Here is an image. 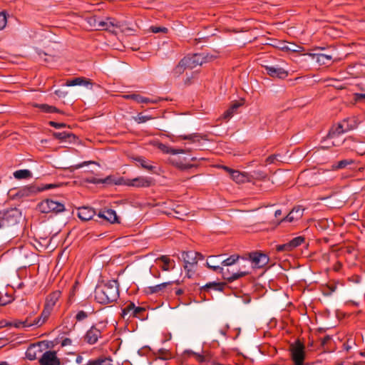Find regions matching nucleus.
I'll use <instances>...</instances> for the list:
<instances>
[{
	"label": "nucleus",
	"instance_id": "f257e3e1",
	"mask_svg": "<svg viewBox=\"0 0 365 365\" xmlns=\"http://www.w3.org/2000/svg\"><path fill=\"white\" fill-rule=\"evenodd\" d=\"M119 297L118 284L115 280L98 286L95 289V299L100 304L115 302Z\"/></svg>",
	"mask_w": 365,
	"mask_h": 365
},
{
	"label": "nucleus",
	"instance_id": "f03ea898",
	"mask_svg": "<svg viewBox=\"0 0 365 365\" xmlns=\"http://www.w3.org/2000/svg\"><path fill=\"white\" fill-rule=\"evenodd\" d=\"M222 255L209 256L206 262L207 267L215 272L220 273L223 279H226L229 282H234L240 277L249 274V272L247 270H239L238 272L230 274L228 269L225 270L222 267L217 264L215 259L217 258L222 257Z\"/></svg>",
	"mask_w": 365,
	"mask_h": 365
},
{
	"label": "nucleus",
	"instance_id": "7ed1b4c3",
	"mask_svg": "<svg viewBox=\"0 0 365 365\" xmlns=\"http://www.w3.org/2000/svg\"><path fill=\"white\" fill-rule=\"evenodd\" d=\"M291 359L294 365H304L305 359V346L299 340H297L289 346Z\"/></svg>",
	"mask_w": 365,
	"mask_h": 365
},
{
	"label": "nucleus",
	"instance_id": "20e7f679",
	"mask_svg": "<svg viewBox=\"0 0 365 365\" xmlns=\"http://www.w3.org/2000/svg\"><path fill=\"white\" fill-rule=\"evenodd\" d=\"M5 227L18 224L21 219V212L16 207L0 211Z\"/></svg>",
	"mask_w": 365,
	"mask_h": 365
},
{
	"label": "nucleus",
	"instance_id": "39448f33",
	"mask_svg": "<svg viewBox=\"0 0 365 365\" xmlns=\"http://www.w3.org/2000/svg\"><path fill=\"white\" fill-rule=\"evenodd\" d=\"M37 208L42 213L53 212L58 214L65 210L63 204L50 199H46L38 204Z\"/></svg>",
	"mask_w": 365,
	"mask_h": 365
},
{
	"label": "nucleus",
	"instance_id": "423d86ee",
	"mask_svg": "<svg viewBox=\"0 0 365 365\" xmlns=\"http://www.w3.org/2000/svg\"><path fill=\"white\" fill-rule=\"evenodd\" d=\"M187 66L190 69H192L197 66H201L205 63L210 61L214 58L213 56L204 53H195L191 56H187L183 58Z\"/></svg>",
	"mask_w": 365,
	"mask_h": 365
},
{
	"label": "nucleus",
	"instance_id": "0eeeda50",
	"mask_svg": "<svg viewBox=\"0 0 365 365\" xmlns=\"http://www.w3.org/2000/svg\"><path fill=\"white\" fill-rule=\"evenodd\" d=\"M182 259L185 263L184 268L187 270V274L190 278L192 275L190 272H194V268L198 262L197 252L194 251L183 252L182 253Z\"/></svg>",
	"mask_w": 365,
	"mask_h": 365
},
{
	"label": "nucleus",
	"instance_id": "6e6552de",
	"mask_svg": "<svg viewBox=\"0 0 365 365\" xmlns=\"http://www.w3.org/2000/svg\"><path fill=\"white\" fill-rule=\"evenodd\" d=\"M123 184L135 187H149L153 185V180L150 177L139 176L133 179L123 180Z\"/></svg>",
	"mask_w": 365,
	"mask_h": 365
},
{
	"label": "nucleus",
	"instance_id": "1a4fd4ad",
	"mask_svg": "<svg viewBox=\"0 0 365 365\" xmlns=\"http://www.w3.org/2000/svg\"><path fill=\"white\" fill-rule=\"evenodd\" d=\"M178 155V154L172 155V156L168 158L169 163L181 170H188L194 167V165L187 162L185 157H181Z\"/></svg>",
	"mask_w": 365,
	"mask_h": 365
},
{
	"label": "nucleus",
	"instance_id": "9d476101",
	"mask_svg": "<svg viewBox=\"0 0 365 365\" xmlns=\"http://www.w3.org/2000/svg\"><path fill=\"white\" fill-rule=\"evenodd\" d=\"M41 365H60V359L57 357L54 351H46L39 359Z\"/></svg>",
	"mask_w": 365,
	"mask_h": 365
},
{
	"label": "nucleus",
	"instance_id": "9b49d317",
	"mask_svg": "<svg viewBox=\"0 0 365 365\" xmlns=\"http://www.w3.org/2000/svg\"><path fill=\"white\" fill-rule=\"evenodd\" d=\"M102 331L97 328L96 325H93L86 333L84 340L88 344H95L98 339L101 338Z\"/></svg>",
	"mask_w": 365,
	"mask_h": 365
},
{
	"label": "nucleus",
	"instance_id": "f8f14e48",
	"mask_svg": "<svg viewBox=\"0 0 365 365\" xmlns=\"http://www.w3.org/2000/svg\"><path fill=\"white\" fill-rule=\"evenodd\" d=\"M304 209L301 205L295 206L293 209L289 212V213L283 218L281 222H292L294 221L299 220L302 218L304 214Z\"/></svg>",
	"mask_w": 365,
	"mask_h": 365
},
{
	"label": "nucleus",
	"instance_id": "ddd939ff",
	"mask_svg": "<svg viewBox=\"0 0 365 365\" xmlns=\"http://www.w3.org/2000/svg\"><path fill=\"white\" fill-rule=\"evenodd\" d=\"M250 257L257 268H261L265 266L269 262V257L265 254L254 252L250 255Z\"/></svg>",
	"mask_w": 365,
	"mask_h": 365
},
{
	"label": "nucleus",
	"instance_id": "4468645a",
	"mask_svg": "<svg viewBox=\"0 0 365 365\" xmlns=\"http://www.w3.org/2000/svg\"><path fill=\"white\" fill-rule=\"evenodd\" d=\"M352 129L353 127L350 126L349 125H346V127H343V124H341V123H339L336 125L333 126L330 129L328 133V138H335L341 134L346 133Z\"/></svg>",
	"mask_w": 365,
	"mask_h": 365
},
{
	"label": "nucleus",
	"instance_id": "2eb2a0df",
	"mask_svg": "<svg viewBox=\"0 0 365 365\" xmlns=\"http://www.w3.org/2000/svg\"><path fill=\"white\" fill-rule=\"evenodd\" d=\"M264 68L265 71H267V73L269 75L272 77H277L279 78H284L287 76L288 73L287 72L279 67H277L274 66H264Z\"/></svg>",
	"mask_w": 365,
	"mask_h": 365
},
{
	"label": "nucleus",
	"instance_id": "dca6fc26",
	"mask_svg": "<svg viewBox=\"0 0 365 365\" xmlns=\"http://www.w3.org/2000/svg\"><path fill=\"white\" fill-rule=\"evenodd\" d=\"M39 192H41L39 187L31 185L20 188L16 193V196L21 198L32 195Z\"/></svg>",
	"mask_w": 365,
	"mask_h": 365
},
{
	"label": "nucleus",
	"instance_id": "f3484780",
	"mask_svg": "<svg viewBox=\"0 0 365 365\" xmlns=\"http://www.w3.org/2000/svg\"><path fill=\"white\" fill-rule=\"evenodd\" d=\"M95 214V210L89 207H79L78 210V217L82 221H88L91 220Z\"/></svg>",
	"mask_w": 365,
	"mask_h": 365
},
{
	"label": "nucleus",
	"instance_id": "a211bd4d",
	"mask_svg": "<svg viewBox=\"0 0 365 365\" xmlns=\"http://www.w3.org/2000/svg\"><path fill=\"white\" fill-rule=\"evenodd\" d=\"M98 216L101 218L105 219L110 223L118 222V217L115 210L108 209L100 212Z\"/></svg>",
	"mask_w": 365,
	"mask_h": 365
},
{
	"label": "nucleus",
	"instance_id": "6ab92c4d",
	"mask_svg": "<svg viewBox=\"0 0 365 365\" xmlns=\"http://www.w3.org/2000/svg\"><path fill=\"white\" fill-rule=\"evenodd\" d=\"M61 292L59 290H56L51 293L46 299L45 307L53 311L56 302L61 297Z\"/></svg>",
	"mask_w": 365,
	"mask_h": 365
},
{
	"label": "nucleus",
	"instance_id": "aec40b11",
	"mask_svg": "<svg viewBox=\"0 0 365 365\" xmlns=\"http://www.w3.org/2000/svg\"><path fill=\"white\" fill-rule=\"evenodd\" d=\"M94 26L97 30H106L113 32L115 25L113 21H110L109 19H107L106 21L95 20Z\"/></svg>",
	"mask_w": 365,
	"mask_h": 365
},
{
	"label": "nucleus",
	"instance_id": "412c9836",
	"mask_svg": "<svg viewBox=\"0 0 365 365\" xmlns=\"http://www.w3.org/2000/svg\"><path fill=\"white\" fill-rule=\"evenodd\" d=\"M197 361L201 364H205V365H222V364L217 362L210 353L197 355Z\"/></svg>",
	"mask_w": 365,
	"mask_h": 365
},
{
	"label": "nucleus",
	"instance_id": "4be33fe9",
	"mask_svg": "<svg viewBox=\"0 0 365 365\" xmlns=\"http://www.w3.org/2000/svg\"><path fill=\"white\" fill-rule=\"evenodd\" d=\"M51 312V309L44 306V308L41 315L34 319V324H36V327H41V325H43L48 319Z\"/></svg>",
	"mask_w": 365,
	"mask_h": 365
},
{
	"label": "nucleus",
	"instance_id": "5701e85b",
	"mask_svg": "<svg viewBox=\"0 0 365 365\" xmlns=\"http://www.w3.org/2000/svg\"><path fill=\"white\" fill-rule=\"evenodd\" d=\"M313 58H316L320 65H326L332 60V55L324 53H309Z\"/></svg>",
	"mask_w": 365,
	"mask_h": 365
},
{
	"label": "nucleus",
	"instance_id": "b1692460",
	"mask_svg": "<svg viewBox=\"0 0 365 365\" xmlns=\"http://www.w3.org/2000/svg\"><path fill=\"white\" fill-rule=\"evenodd\" d=\"M123 98L128 100H133L140 103H155V101H152L150 98L143 97L138 94H128L124 95Z\"/></svg>",
	"mask_w": 365,
	"mask_h": 365
},
{
	"label": "nucleus",
	"instance_id": "393cba45",
	"mask_svg": "<svg viewBox=\"0 0 365 365\" xmlns=\"http://www.w3.org/2000/svg\"><path fill=\"white\" fill-rule=\"evenodd\" d=\"M158 148L164 153L174 155V154H183L185 153V150L183 149H175L165 145L163 143H158Z\"/></svg>",
	"mask_w": 365,
	"mask_h": 365
},
{
	"label": "nucleus",
	"instance_id": "a878e982",
	"mask_svg": "<svg viewBox=\"0 0 365 365\" xmlns=\"http://www.w3.org/2000/svg\"><path fill=\"white\" fill-rule=\"evenodd\" d=\"M231 178L237 183H243L248 180L247 174L234 170L230 174Z\"/></svg>",
	"mask_w": 365,
	"mask_h": 365
},
{
	"label": "nucleus",
	"instance_id": "bb28decb",
	"mask_svg": "<svg viewBox=\"0 0 365 365\" xmlns=\"http://www.w3.org/2000/svg\"><path fill=\"white\" fill-rule=\"evenodd\" d=\"M173 282H163L155 286H150L147 288V293L152 294L155 293H158L163 291L168 286L171 285Z\"/></svg>",
	"mask_w": 365,
	"mask_h": 365
},
{
	"label": "nucleus",
	"instance_id": "cd10ccee",
	"mask_svg": "<svg viewBox=\"0 0 365 365\" xmlns=\"http://www.w3.org/2000/svg\"><path fill=\"white\" fill-rule=\"evenodd\" d=\"M242 106V103L236 102L233 103L227 110H226L223 115L222 118L225 120H230L235 113H237V109Z\"/></svg>",
	"mask_w": 365,
	"mask_h": 365
},
{
	"label": "nucleus",
	"instance_id": "c85d7f7f",
	"mask_svg": "<svg viewBox=\"0 0 365 365\" xmlns=\"http://www.w3.org/2000/svg\"><path fill=\"white\" fill-rule=\"evenodd\" d=\"M41 352V349L38 346L31 345L26 351V356L29 360H35L37 359V354Z\"/></svg>",
	"mask_w": 365,
	"mask_h": 365
},
{
	"label": "nucleus",
	"instance_id": "c756f323",
	"mask_svg": "<svg viewBox=\"0 0 365 365\" xmlns=\"http://www.w3.org/2000/svg\"><path fill=\"white\" fill-rule=\"evenodd\" d=\"M89 83H90L89 81H88L85 78L78 77V78H74L71 80H68L66 82L65 85L66 86H81V85L87 86Z\"/></svg>",
	"mask_w": 365,
	"mask_h": 365
},
{
	"label": "nucleus",
	"instance_id": "7c9ffc66",
	"mask_svg": "<svg viewBox=\"0 0 365 365\" xmlns=\"http://www.w3.org/2000/svg\"><path fill=\"white\" fill-rule=\"evenodd\" d=\"M34 106L39 108L42 112L46 113H61V111L57 108L55 106H49L48 104L34 103Z\"/></svg>",
	"mask_w": 365,
	"mask_h": 365
},
{
	"label": "nucleus",
	"instance_id": "2f4dec72",
	"mask_svg": "<svg viewBox=\"0 0 365 365\" xmlns=\"http://www.w3.org/2000/svg\"><path fill=\"white\" fill-rule=\"evenodd\" d=\"M225 286L224 282H209L202 287V290L207 291L209 289H213L214 290L222 292Z\"/></svg>",
	"mask_w": 365,
	"mask_h": 365
},
{
	"label": "nucleus",
	"instance_id": "473e14b6",
	"mask_svg": "<svg viewBox=\"0 0 365 365\" xmlns=\"http://www.w3.org/2000/svg\"><path fill=\"white\" fill-rule=\"evenodd\" d=\"M134 309V303L130 302L123 309H122V317L125 320H130L133 317V310Z\"/></svg>",
	"mask_w": 365,
	"mask_h": 365
},
{
	"label": "nucleus",
	"instance_id": "72a5a7b5",
	"mask_svg": "<svg viewBox=\"0 0 365 365\" xmlns=\"http://www.w3.org/2000/svg\"><path fill=\"white\" fill-rule=\"evenodd\" d=\"M32 173L29 170H18L14 173V177L16 179L21 180V179H28L31 178Z\"/></svg>",
	"mask_w": 365,
	"mask_h": 365
},
{
	"label": "nucleus",
	"instance_id": "f704fd0d",
	"mask_svg": "<svg viewBox=\"0 0 365 365\" xmlns=\"http://www.w3.org/2000/svg\"><path fill=\"white\" fill-rule=\"evenodd\" d=\"M53 135L55 138L59 139L61 140H66V139H68L71 140V139L75 138V135L71 133H66V132H55L53 133Z\"/></svg>",
	"mask_w": 365,
	"mask_h": 365
},
{
	"label": "nucleus",
	"instance_id": "c9c22d12",
	"mask_svg": "<svg viewBox=\"0 0 365 365\" xmlns=\"http://www.w3.org/2000/svg\"><path fill=\"white\" fill-rule=\"evenodd\" d=\"M239 259L240 255H232L226 259H222L220 263L222 266L229 267L235 264L238 261Z\"/></svg>",
	"mask_w": 365,
	"mask_h": 365
},
{
	"label": "nucleus",
	"instance_id": "e433bc0d",
	"mask_svg": "<svg viewBox=\"0 0 365 365\" xmlns=\"http://www.w3.org/2000/svg\"><path fill=\"white\" fill-rule=\"evenodd\" d=\"M113 359L110 356H101L94 360V365H113Z\"/></svg>",
	"mask_w": 365,
	"mask_h": 365
},
{
	"label": "nucleus",
	"instance_id": "4c0bfd02",
	"mask_svg": "<svg viewBox=\"0 0 365 365\" xmlns=\"http://www.w3.org/2000/svg\"><path fill=\"white\" fill-rule=\"evenodd\" d=\"M135 160L140 163V166L149 171H153L155 168L150 165L148 160L144 158L138 157L135 158Z\"/></svg>",
	"mask_w": 365,
	"mask_h": 365
},
{
	"label": "nucleus",
	"instance_id": "58836bf2",
	"mask_svg": "<svg viewBox=\"0 0 365 365\" xmlns=\"http://www.w3.org/2000/svg\"><path fill=\"white\" fill-rule=\"evenodd\" d=\"M302 48L292 43H283V47H280L282 51H289L292 52H299Z\"/></svg>",
	"mask_w": 365,
	"mask_h": 365
},
{
	"label": "nucleus",
	"instance_id": "ea45409f",
	"mask_svg": "<svg viewBox=\"0 0 365 365\" xmlns=\"http://www.w3.org/2000/svg\"><path fill=\"white\" fill-rule=\"evenodd\" d=\"M186 68H188L184 58L181 59L177 66L173 70L175 75L179 76L182 74Z\"/></svg>",
	"mask_w": 365,
	"mask_h": 365
},
{
	"label": "nucleus",
	"instance_id": "a19ab883",
	"mask_svg": "<svg viewBox=\"0 0 365 365\" xmlns=\"http://www.w3.org/2000/svg\"><path fill=\"white\" fill-rule=\"evenodd\" d=\"M183 140H188L192 143L200 142L202 137L198 133L184 135L180 136Z\"/></svg>",
	"mask_w": 365,
	"mask_h": 365
},
{
	"label": "nucleus",
	"instance_id": "79ce46f5",
	"mask_svg": "<svg viewBox=\"0 0 365 365\" xmlns=\"http://www.w3.org/2000/svg\"><path fill=\"white\" fill-rule=\"evenodd\" d=\"M354 163V160L351 159H344L339 161L336 164L333 165L335 169H342L346 168L347 165H351Z\"/></svg>",
	"mask_w": 365,
	"mask_h": 365
},
{
	"label": "nucleus",
	"instance_id": "37998d69",
	"mask_svg": "<svg viewBox=\"0 0 365 365\" xmlns=\"http://www.w3.org/2000/svg\"><path fill=\"white\" fill-rule=\"evenodd\" d=\"M304 240L305 238L302 236L296 237L293 238L292 240H290L289 243L292 250L295 249L296 247H299L302 243H304Z\"/></svg>",
	"mask_w": 365,
	"mask_h": 365
},
{
	"label": "nucleus",
	"instance_id": "c03bdc74",
	"mask_svg": "<svg viewBox=\"0 0 365 365\" xmlns=\"http://www.w3.org/2000/svg\"><path fill=\"white\" fill-rule=\"evenodd\" d=\"M275 249L278 252H287L293 250L289 242L283 245H276Z\"/></svg>",
	"mask_w": 365,
	"mask_h": 365
},
{
	"label": "nucleus",
	"instance_id": "a18cd8bd",
	"mask_svg": "<svg viewBox=\"0 0 365 365\" xmlns=\"http://www.w3.org/2000/svg\"><path fill=\"white\" fill-rule=\"evenodd\" d=\"M153 118L150 115H145L142 113H139L136 116L133 117L134 120L137 123H143Z\"/></svg>",
	"mask_w": 365,
	"mask_h": 365
},
{
	"label": "nucleus",
	"instance_id": "49530a36",
	"mask_svg": "<svg viewBox=\"0 0 365 365\" xmlns=\"http://www.w3.org/2000/svg\"><path fill=\"white\" fill-rule=\"evenodd\" d=\"M157 260H160L163 262V265L162 266V269L163 271H168L170 269L169 264L170 262V258L166 255H162L157 259Z\"/></svg>",
	"mask_w": 365,
	"mask_h": 365
},
{
	"label": "nucleus",
	"instance_id": "de8ad7c7",
	"mask_svg": "<svg viewBox=\"0 0 365 365\" xmlns=\"http://www.w3.org/2000/svg\"><path fill=\"white\" fill-rule=\"evenodd\" d=\"M110 177L108 176L105 179H98L96 178H92L91 179H88L87 182L93 183V184H99V183H108L110 182Z\"/></svg>",
	"mask_w": 365,
	"mask_h": 365
},
{
	"label": "nucleus",
	"instance_id": "09e8293b",
	"mask_svg": "<svg viewBox=\"0 0 365 365\" xmlns=\"http://www.w3.org/2000/svg\"><path fill=\"white\" fill-rule=\"evenodd\" d=\"M7 24V17L5 11L0 12V30H3Z\"/></svg>",
	"mask_w": 365,
	"mask_h": 365
},
{
	"label": "nucleus",
	"instance_id": "8fccbe9b",
	"mask_svg": "<svg viewBox=\"0 0 365 365\" xmlns=\"http://www.w3.org/2000/svg\"><path fill=\"white\" fill-rule=\"evenodd\" d=\"M150 31L154 34H157V33H160V32L166 34L168 32V28L163 27V26H152L150 27Z\"/></svg>",
	"mask_w": 365,
	"mask_h": 365
},
{
	"label": "nucleus",
	"instance_id": "3c124183",
	"mask_svg": "<svg viewBox=\"0 0 365 365\" xmlns=\"http://www.w3.org/2000/svg\"><path fill=\"white\" fill-rule=\"evenodd\" d=\"M145 311V308L140 307H135V305L134 304V309L132 312L133 317L140 318V314L142 312H144Z\"/></svg>",
	"mask_w": 365,
	"mask_h": 365
},
{
	"label": "nucleus",
	"instance_id": "603ef678",
	"mask_svg": "<svg viewBox=\"0 0 365 365\" xmlns=\"http://www.w3.org/2000/svg\"><path fill=\"white\" fill-rule=\"evenodd\" d=\"M90 317L88 315L84 310H80L78 312V313L76 315V319L78 322H81L86 319L87 317Z\"/></svg>",
	"mask_w": 365,
	"mask_h": 365
},
{
	"label": "nucleus",
	"instance_id": "864d4df0",
	"mask_svg": "<svg viewBox=\"0 0 365 365\" xmlns=\"http://www.w3.org/2000/svg\"><path fill=\"white\" fill-rule=\"evenodd\" d=\"M355 344V342L351 339H348L346 342H345L344 344H343V348L344 350H346V351H349L350 349H351L352 348V346Z\"/></svg>",
	"mask_w": 365,
	"mask_h": 365
},
{
	"label": "nucleus",
	"instance_id": "5fc2aeb1",
	"mask_svg": "<svg viewBox=\"0 0 365 365\" xmlns=\"http://www.w3.org/2000/svg\"><path fill=\"white\" fill-rule=\"evenodd\" d=\"M336 289V285L335 284H329L327 286V289L324 290V294L330 295L333 292H334Z\"/></svg>",
	"mask_w": 365,
	"mask_h": 365
},
{
	"label": "nucleus",
	"instance_id": "6e6d98bb",
	"mask_svg": "<svg viewBox=\"0 0 365 365\" xmlns=\"http://www.w3.org/2000/svg\"><path fill=\"white\" fill-rule=\"evenodd\" d=\"M84 307H85L84 311L88 315L91 316L95 312L94 307L92 305L85 304Z\"/></svg>",
	"mask_w": 365,
	"mask_h": 365
},
{
	"label": "nucleus",
	"instance_id": "4d7b16f0",
	"mask_svg": "<svg viewBox=\"0 0 365 365\" xmlns=\"http://www.w3.org/2000/svg\"><path fill=\"white\" fill-rule=\"evenodd\" d=\"M48 125L55 128H64L66 126V125L65 123H56V122H54V121H49L48 122Z\"/></svg>",
	"mask_w": 365,
	"mask_h": 365
},
{
	"label": "nucleus",
	"instance_id": "13d9d810",
	"mask_svg": "<svg viewBox=\"0 0 365 365\" xmlns=\"http://www.w3.org/2000/svg\"><path fill=\"white\" fill-rule=\"evenodd\" d=\"M9 326H12V327H14L16 328H20V327H24V323H23V321H20V320H15L14 322H10L9 324H8Z\"/></svg>",
	"mask_w": 365,
	"mask_h": 365
},
{
	"label": "nucleus",
	"instance_id": "bf43d9fd",
	"mask_svg": "<svg viewBox=\"0 0 365 365\" xmlns=\"http://www.w3.org/2000/svg\"><path fill=\"white\" fill-rule=\"evenodd\" d=\"M24 327H30L31 326H36L34 324V320L31 321L29 317H27L24 321H23Z\"/></svg>",
	"mask_w": 365,
	"mask_h": 365
},
{
	"label": "nucleus",
	"instance_id": "052dcab7",
	"mask_svg": "<svg viewBox=\"0 0 365 365\" xmlns=\"http://www.w3.org/2000/svg\"><path fill=\"white\" fill-rule=\"evenodd\" d=\"M173 212L176 214V215L173 216L178 219H182V216L187 215V213H182V212L180 210H174Z\"/></svg>",
	"mask_w": 365,
	"mask_h": 365
},
{
	"label": "nucleus",
	"instance_id": "680f3d73",
	"mask_svg": "<svg viewBox=\"0 0 365 365\" xmlns=\"http://www.w3.org/2000/svg\"><path fill=\"white\" fill-rule=\"evenodd\" d=\"M184 354H185H185H187V355H188L189 356H193L195 358V359H196V360H197V355H200V354H197V353H196V352H195V351H192V350H185V351H184Z\"/></svg>",
	"mask_w": 365,
	"mask_h": 365
},
{
	"label": "nucleus",
	"instance_id": "e2e57ef3",
	"mask_svg": "<svg viewBox=\"0 0 365 365\" xmlns=\"http://www.w3.org/2000/svg\"><path fill=\"white\" fill-rule=\"evenodd\" d=\"M354 99L356 101L365 99V93H355L354 94Z\"/></svg>",
	"mask_w": 365,
	"mask_h": 365
},
{
	"label": "nucleus",
	"instance_id": "0e129e2a",
	"mask_svg": "<svg viewBox=\"0 0 365 365\" xmlns=\"http://www.w3.org/2000/svg\"><path fill=\"white\" fill-rule=\"evenodd\" d=\"M55 93L58 96V97H65L67 94V92H65V91H63L61 90H56L55 91Z\"/></svg>",
	"mask_w": 365,
	"mask_h": 365
},
{
	"label": "nucleus",
	"instance_id": "69168bd1",
	"mask_svg": "<svg viewBox=\"0 0 365 365\" xmlns=\"http://www.w3.org/2000/svg\"><path fill=\"white\" fill-rule=\"evenodd\" d=\"M276 158H277V156H276V155H270V156H269V157L267 158L266 162H267V163H269V164L273 163L274 162V160H275Z\"/></svg>",
	"mask_w": 365,
	"mask_h": 365
},
{
	"label": "nucleus",
	"instance_id": "338daca9",
	"mask_svg": "<svg viewBox=\"0 0 365 365\" xmlns=\"http://www.w3.org/2000/svg\"><path fill=\"white\" fill-rule=\"evenodd\" d=\"M71 339L68 338H66L62 341V346H68L71 344Z\"/></svg>",
	"mask_w": 365,
	"mask_h": 365
},
{
	"label": "nucleus",
	"instance_id": "774afa93",
	"mask_svg": "<svg viewBox=\"0 0 365 365\" xmlns=\"http://www.w3.org/2000/svg\"><path fill=\"white\" fill-rule=\"evenodd\" d=\"M330 339H331V337L329 335L325 336L322 339V344L325 345Z\"/></svg>",
	"mask_w": 365,
	"mask_h": 365
}]
</instances>
